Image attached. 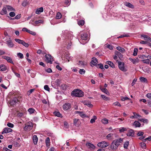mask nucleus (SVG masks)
<instances>
[{
    "label": "nucleus",
    "instance_id": "0eeeda50",
    "mask_svg": "<svg viewBox=\"0 0 151 151\" xmlns=\"http://www.w3.org/2000/svg\"><path fill=\"white\" fill-rule=\"evenodd\" d=\"M123 142V139L122 138H119L117 139L114 140L113 141V143H114L115 146H116L117 147L119 145L120 143H121Z\"/></svg>",
    "mask_w": 151,
    "mask_h": 151
},
{
    "label": "nucleus",
    "instance_id": "9d476101",
    "mask_svg": "<svg viewBox=\"0 0 151 151\" xmlns=\"http://www.w3.org/2000/svg\"><path fill=\"white\" fill-rule=\"evenodd\" d=\"M127 136L133 137L134 135V133L133 130L130 129L128 130L127 134Z\"/></svg>",
    "mask_w": 151,
    "mask_h": 151
},
{
    "label": "nucleus",
    "instance_id": "680f3d73",
    "mask_svg": "<svg viewBox=\"0 0 151 151\" xmlns=\"http://www.w3.org/2000/svg\"><path fill=\"white\" fill-rule=\"evenodd\" d=\"M129 99L127 97H124L123 96L121 97V100L122 101H124L126 100Z\"/></svg>",
    "mask_w": 151,
    "mask_h": 151
},
{
    "label": "nucleus",
    "instance_id": "37998d69",
    "mask_svg": "<svg viewBox=\"0 0 151 151\" xmlns=\"http://www.w3.org/2000/svg\"><path fill=\"white\" fill-rule=\"evenodd\" d=\"M15 40L19 44H22L23 40L19 39H15Z\"/></svg>",
    "mask_w": 151,
    "mask_h": 151
},
{
    "label": "nucleus",
    "instance_id": "603ef678",
    "mask_svg": "<svg viewBox=\"0 0 151 151\" xmlns=\"http://www.w3.org/2000/svg\"><path fill=\"white\" fill-rule=\"evenodd\" d=\"M78 112L79 113V115L82 117H86V115L84 114L83 112L78 111Z\"/></svg>",
    "mask_w": 151,
    "mask_h": 151
},
{
    "label": "nucleus",
    "instance_id": "4d7b16f0",
    "mask_svg": "<svg viewBox=\"0 0 151 151\" xmlns=\"http://www.w3.org/2000/svg\"><path fill=\"white\" fill-rule=\"evenodd\" d=\"M45 143L46 144L47 146L48 145H48H49V143H50V139L49 137H47L45 140Z\"/></svg>",
    "mask_w": 151,
    "mask_h": 151
},
{
    "label": "nucleus",
    "instance_id": "8fccbe9b",
    "mask_svg": "<svg viewBox=\"0 0 151 151\" xmlns=\"http://www.w3.org/2000/svg\"><path fill=\"white\" fill-rule=\"evenodd\" d=\"M113 135V134L112 133H110L109 134L106 136V138L108 139H111V138H110Z\"/></svg>",
    "mask_w": 151,
    "mask_h": 151
},
{
    "label": "nucleus",
    "instance_id": "864d4df0",
    "mask_svg": "<svg viewBox=\"0 0 151 151\" xmlns=\"http://www.w3.org/2000/svg\"><path fill=\"white\" fill-rule=\"evenodd\" d=\"M98 66L99 68L102 69L103 70H105L104 67V66L101 63L99 64H98Z\"/></svg>",
    "mask_w": 151,
    "mask_h": 151
},
{
    "label": "nucleus",
    "instance_id": "ddd939ff",
    "mask_svg": "<svg viewBox=\"0 0 151 151\" xmlns=\"http://www.w3.org/2000/svg\"><path fill=\"white\" fill-rule=\"evenodd\" d=\"M91 63L93 64V65H95L98 63V60L96 58L93 57L92 58V60Z\"/></svg>",
    "mask_w": 151,
    "mask_h": 151
},
{
    "label": "nucleus",
    "instance_id": "bb28decb",
    "mask_svg": "<svg viewBox=\"0 0 151 151\" xmlns=\"http://www.w3.org/2000/svg\"><path fill=\"white\" fill-rule=\"evenodd\" d=\"M139 79L140 81L144 83H147V79L145 78L141 77Z\"/></svg>",
    "mask_w": 151,
    "mask_h": 151
},
{
    "label": "nucleus",
    "instance_id": "e433bc0d",
    "mask_svg": "<svg viewBox=\"0 0 151 151\" xmlns=\"http://www.w3.org/2000/svg\"><path fill=\"white\" fill-rule=\"evenodd\" d=\"M108 120L104 118L102 120V123L104 124H106L108 123Z\"/></svg>",
    "mask_w": 151,
    "mask_h": 151
},
{
    "label": "nucleus",
    "instance_id": "f257e3e1",
    "mask_svg": "<svg viewBox=\"0 0 151 151\" xmlns=\"http://www.w3.org/2000/svg\"><path fill=\"white\" fill-rule=\"evenodd\" d=\"M71 95L77 97H82L84 95L83 92L80 90L75 89L71 92Z\"/></svg>",
    "mask_w": 151,
    "mask_h": 151
},
{
    "label": "nucleus",
    "instance_id": "5701e85b",
    "mask_svg": "<svg viewBox=\"0 0 151 151\" xmlns=\"http://www.w3.org/2000/svg\"><path fill=\"white\" fill-rule=\"evenodd\" d=\"M6 67L4 65H0V70L3 71L6 70Z\"/></svg>",
    "mask_w": 151,
    "mask_h": 151
},
{
    "label": "nucleus",
    "instance_id": "79ce46f5",
    "mask_svg": "<svg viewBox=\"0 0 151 151\" xmlns=\"http://www.w3.org/2000/svg\"><path fill=\"white\" fill-rule=\"evenodd\" d=\"M78 64L81 66H84L86 64V63L84 62L79 61Z\"/></svg>",
    "mask_w": 151,
    "mask_h": 151
},
{
    "label": "nucleus",
    "instance_id": "49530a36",
    "mask_svg": "<svg viewBox=\"0 0 151 151\" xmlns=\"http://www.w3.org/2000/svg\"><path fill=\"white\" fill-rule=\"evenodd\" d=\"M17 56L21 59H22L23 58V54L20 52H19L17 53Z\"/></svg>",
    "mask_w": 151,
    "mask_h": 151
},
{
    "label": "nucleus",
    "instance_id": "2f4dec72",
    "mask_svg": "<svg viewBox=\"0 0 151 151\" xmlns=\"http://www.w3.org/2000/svg\"><path fill=\"white\" fill-rule=\"evenodd\" d=\"M6 7L7 9L9 11H15L14 9L12 6L9 5H6Z\"/></svg>",
    "mask_w": 151,
    "mask_h": 151
},
{
    "label": "nucleus",
    "instance_id": "a19ab883",
    "mask_svg": "<svg viewBox=\"0 0 151 151\" xmlns=\"http://www.w3.org/2000/svg\"><path fill=\"white\" fill-rule=\"evenodd\" d=\"M127 130V129L124 128V127H122L119 129V131L120 133H122Z\"/></svg>",
    "mask_w": 151,
    "mask_h": 151
},
{
    "label": "nucleus",
    "instance_id": "7c9ffc66",
    "mask_svg": "<svg viewBox=\"0 0 151 151\" xmlns=\"http://www.w3.org/2000/svg\"><path fill=\"white\" fill-rule=\"evenodd\" d=\"M93 118L90 120V123L91 124L94 123L95 122V120L97 119V117L95 116H93Z\"/></svg>",
    "mask_w": 151,
    "mask_h": 151
},
{
    "label": "nucleus",
    "instance_id": "f8f14e48",
    "mask_svg": "<svg viewBox=\"0 0 151 151\" xmlns=\"http://www.w3.org/2000/svg\"><path fill=\"white\" fill-rule=\"evenodd\" d=\"M86 145L88 148L91 150L94 149L95 148V146L93 144L89 142L86 143Z\"/></svg>",
    "mask_w": 151,
    "mask_h": 151
},
{
    "label": "nucleus",
    "instance_id": "e2e57ef3",
    "mask_svg": "<svg viewBox=\"0 0 151 151\" xmlns=\"http://www.w3.org/2000/svg\"><path fill=\"white\" fill-rule=\"evenodd\" d=\"M144 134V132L141 131H139L137 133V135L138 136H143Z\"/></svg>",
    "mask_w": 151,
    "mask_h": 151
},
{
    "label": "nucleus",
    "instance_id": "de8ad7c7",
    "mask_svg": "<svg viewBox=\"0 0 151 151\" xmlns=\"http://www.w3.org/2000/svg\"><path fill=\"white\" fill-rule=\"evenodd\" d=\"M139 120L140 121L144 123H147L148 122V120L145 119H139Z\"/></svg>",
    "mask_w": 151,
    "mask_h": 151
},
{
    "label": "nucleus",
    "instance_id": "2eb2a0df",
    "mask_svg": "<svg viewBox=\"0 0 151 151\" xmlns=\"http://www.w3.org/2000/svg\"><path fill=\"white\" fill-rule=\"evenodd\" d=\"M53 114L55 116H57L59 117L60 118H62L63 117L62 114L58 111H55L53 112Z\"/></svg>",
    "mask_w": 151,
    "mask_h": 151
},
{
    "label": "nucleus",
    "instance_id": "338daca9",
    "mask_svg": "<svg viewBox=\"0 0 151 151\" xmlns=\"http://www.w3.org/2000/svg\"><path fill=\"white\" fill-rule=\"evenodd\" d=\"M44 88L45 90L47 91H50V88L47 85H45L44 86Z\"/></svg>",
    "mask_w": 151,
    "mask_h": 151
},
{
    "label": "nucleus",
    "instance_id": "1a4fd4ad",
    "mask_svg": "<svg viewBox=\"0 0 151 151\" xmlns=\"http://www.w3.org/2000/svg\"><path fill=\"white\" fill-rule=\"evenodd\" d=\"M141 36L142 37H143L144 38V40L147 42H151V38L147 35H141Z\"/></svg>",
    "mask_w": 151,
    "mask_h": 151
},
{
    "label": "nucleus",
    "instance_id": "423d86ee",
    "mask_svg": "<svg viewBox=\"0 0 151 151\" xmlns=\"http://www.w3.org/2000/svg\"><path fill=\"white\" fill-rule=\"evenodd\" d=\"M118 63V67L119 69L122 71H126V70H125V67L124 66V63L123 62H122L121 61H119Z\"/></svg>",
    "mask_w": 151,
    "mask_h": 151
},
{
    "label": "nucleus",
    "instance_id": "4468645a",
    "mask_svg": "<svg viewBox=\"0 0 151 151\" xmlns=\"http://www.w3.org/2000/svg\"><path fill=\"white\" fill-rule=\"evenodd\" d=\"M63 108L65 110L69 109L71 108L70 104L69 103H65L63 105Z\"/></svg>",
    "mask_w": 151,
    "mask_h": 151
},
{
    "label": "nucleus",
    "instance_id": "6e6552de",
    "mask_svg": "<svg viewBox=\"0 0 151 151\" xmlns=\"http://www.w3.org/2000/svg\"><path fill=\"white\" fill-rule=\"evenodd\" d=\"M2 57L3 58L6 60L8 63H9L14 65L12 59L10 57L6 56H2Z\"/></svg>",
    "mask_w": 151,
    "mask_h": 151
},
{
    "label": "nucleus",
    "instance_id": "052dcab7",
    "mask_svg": "<svg viewBox=\"0 0 151 151\" xmlns=\"http://www.w3.org/2000/svg\"><path fill=\"white\" fill-rule=\"evenodd\" d=\"M25 47H28L29 46V44L28 43H26L24 41H23L22 44Z\"/></svg>",
    "mask_w": 151,
    "mask_h": 151
},
{
    "label": "nucleus",
    "instance_id": "7ed1b4c3",
    "mask_svg": "<svg viewBox=\"0 0 151 151\" xmlns=\"http://www.w3.org/2000/svg\"><path fill=\"white\" fill-rule=\"evenodd\" d=\"M109 145V143L108 142L105 141H102L98 143L97 144V146L100 148L106 147Z\"/></svg>",
    "mask_w": 151,
    "mask_h": 151
},
{
    "label": "nucleus",
    "instance_id": "39448f33",
    "mask_svg": "<svg viewBox=\"0 0 151 151\" xmlns=\"http://www.w3.org/2000/svg\"><path fill=\"white\" fill-rule=\"evenodd\" d=\"M45 61L47 63L51 64L52 63L53 59L52 57L49 54H46L45 55Z\"/></svg>",
    "mask_w": 151,
    "mask_h": 151
},
{
    "label": "nucleus",
    "instance_id": "dca6fc26",
    "mask_svg": "<svg viewBox=\"0 0 151 151\" xmlns=\"http://www.w3.org/2000/svg\"><path fill=\"white\" fill-rule=\"evenodd\" d=\"M43 11V8L42 7H41L37 9L35 13L36 14H39Z\"/></svg>",
    "mask_w": 151,
    "mask_h": 151
},
{
    "label": "nucleus",
    "instance_id": "9b49d317",
    "mask_svg": "<svg viewBox=\"0 0 151 151\" xmlns=\"http://www.w3.org/2000/svg\"><path fill=\"white\" fill-rule=\"evenodd\" d=\"M12 131V129L8 127H6L4 128L3 131L2 132V134L4 133H7L10 132H11Z\"/></svg>",
    "mask_w": 151,
    "mask_h": 151
},
{
    "label": "nucleus",
    "instance_id": "09e8293b",
    "mask_svg": "<svg viewBox=\"0 0 151 151\" xmlns=\"http://www.w3.org/2000/svg\"><path fill=\"white\" fill-rule=\"evenodd\" d=\"M138 49L137 48H135L134 50V52L133 55L134 56H136L137 55Z\"/></svg>",
    "mask_w": 151,
    "mask_h": 151
},
{
    "label": "nucleus",
    "instance_id": "0e129e2a",
    "mask_svg": "<svg viewBox=\"0 0 151 151\" xmlns=\"http://www.w3.org/2000/svg\"><path fill=\"white\" fill-rule=\"evenodd\" d=\"M146 96L151 100V93H148L146 95Z\"/></svg>",
    "mask_w": 151,
    "mask_h": 151
},
{
    "label": "nucleus",
    "instance_id": "473e14b6",
    "mask_svg": "<svg viewBox=\"0 0 151 151\" xmlns=\"http://www.w3.org/2000/svg\"><path fill=\"white\" fill-rule=\"evenodd\" d=\"M116 49L119 51L121 52H123L125 51V50L124 48L120 47H116Z\"/></svg>",
    "mask_w": 151,
    "mask_h": 151
},
{
    "label": "nucleus",
    "instance_id": "4c0bfd02",
    "mask_svg": "<svg viewBox=\"0 0 151 151\" xmlns=\"http://www.w3.org/2000/svg\"><path fill=\"white\" fill-rule=\"evenodd\" d=\"M101 96L103 99L106 101H107L109 100V98L106 96L104 95H101Z\"/></svg>",
    "mask_w": 151,
    "mask_h": 151
},
{
    "label": "nucleus",
    "instance_id": "c756f323",
    "mask_svg": "<svg viewBox=\"0 0 151 151\" xmlns=\"http://www.w3.org/2000/svg\"><path fill=\"white\" fill-rule=\"evenodd\" d=\"M85 22L83 20H79L78 21V24L79 26H83L84 25Z\"/></svg>",
    "mask_w": 151,
    "mask_h": 151
},
{
    "label": "nucleus",
    "instance_id": "72a5a7b5",
    "mask_svg": "<svg viewBox=\"0 0 151 151\" xmlns=\"http://www.w3.org/2000/svg\"><path fill=\"white\" fill-rule=\"evenodd\" d=\"M129 144V141H127L124 142V148L127 149Z\"/></svg>",
    "mask_w": 151,
    "mask_h": 151
},
{
    "label": "nucleus",
    "instance_id": "20e7f679",
    "mask_svg": "<svg viewBox=\"0 0 151 151\" xmlns=\"http://www.w3.org/2000/svg\"><path fill=\"white\" fill-rule=\"evenodd\" d=\"M25 126L24 128V129L25 131H30L33 127V124L31 122H29L26 123Z\"/></svg>",
    "mask_w": 151,
    "mask_h": 151
},
{
    "label": "nucleus",
    "instance_id": "a211bd4d",
    "mask_svg": "<svg viewBox=\"0 0 151 151\" xmlns=\"http://www.w3.org/2000/svg\"><path fill=\"white\" fill-rule=\"evenodd\" d=\"M33 140L34 145H37L38 142V138L36 135H34L33 136Z\"/></svg>",
    "mask_w": 151,
    "mask_h": 151
},
{
    "label": "nucleus",
    "instance_id": "b1692460",
    "mask_svg": "<svg viewBox=\"0 0 151 151\" xmlns=\"http://www.w3.org/2000/svg\"><path fill=\"white\" fill-rule=\"evenodd\" d=\"M138 57L139 58L144 59L146 58H151V56L148 55L147 56H146L144 55H139Z\"/></svg>",
    "mask_w": 151,
    "mask_h": 151
},
{
    "label": "nucleus",
    "instance_id": "393cba45",
    "mask_svg": "<svg viewBox=\"0 0 151 151\" xmlns=\"http://www.w3.org/2000/svg\"><path fill=\"white\" fill-rule=\"evenodd\" d=\"M83 104L90 107H91L93 106V105L91 104V103L88 101H84L83 102Z\"/></svg>",
    "mask_w": 151,
    "mask_h": 151
},
{
    "label": "nucleus",
    "instance_id": "4be33fe9",
    "mask_svg": "<svg viewBox=\"0 0 151 151\" xmlns=\"http://www.w3.org/2000/svg\"><path fill=\"white\" fill-rule=\"evenodd\" d=\"M124 5L126 6L131 8H134V6L132 4L128 2H125L124 3Z\"/></svg>",
    "mask_w": 151,
    "mask_h": 151
},
{
    "label": "nucleus",
    "instance_id": "5fc2aeb1",
    "mask_svg": "<svg viewBox=\"0 0 151 151\" xmlns=\"http://www.w3.org/2000/svg\"><path fill=\"white\" fill-rule=\"evenodd\" d=\"M106 47L107 48H109L111 50H112L113 49V46L111 45H106Z\"/></svg>",
    "mask_w": 151,
    "mask_h": 151
},
{
    "label": "nucleus",
    "instance_id": "58836bf2",
    "mask_svg": "<svg viewBox=\"0 0 151 151\" xmlns=\"http://www.w3.org/2000/svg\"><path fill=\"white\" fill-rule=\"evenodd\" d=\"M28 111L30 114H32L34 113L35 110L34 109L30 108L28 109Z\"/></svg>",
    "mask_w": 151,
    "mask_h": 151
},
{
    "label": "nucleus",
    "instance_id": "774afa93",
    "mask_svg": "<svg viewBox=\"0 0 151 151\" xmlns=\"http://www.w3.org/2000/svg\"><path fill=\"white\" fill-rule=\"evenodd\" d=\"M27 4V1H24L23 2L22 4V5L23 6H26V5Z\"/></svg>",
    "mask_w": 151,
    "mask_h": 151
},
{
    "label": "nucleus",
    "instance_id": "cd10ccee",
    "mask_svg": "<svg viewBox=\"0 0 151 151\" xmlns=\"http://www.w3.org/2000/svg\"><path fill=\"white\" fill-rule=\"evenodd\" d=\"M134 125L136 127H139L140 126L141 124L138 121H135L134 123Z\"/></svg>",
    "mask_w": 151,
    "mask_h": 151
},
{
    "label": "nucleus",
    "instance_id": "a878e982",
    "mask_svg": "<svg viewBox=\"0 0 151 151\" xmlns=\"http://www.w3.org/2000/svg\"><path fill=\"white\" fill-rule=\"evenodd\" d=\"M43 20L41 19V20H37L35 22V25L32 24L33 25L35 26H36L37 24H38L40 23H43Z\"/></svg>",
    "mask_w": 151,
    "mask_h": 151
},
{
    "label": "nucleus",
    "instance_id": "69168bd1",
    "mask_svg": "<svg viewBox=\"0 0 151 151\" xmlns=\"http://www.w3.org/2000/svg\"><path fill=\"white\" fill-rule=\"evenodd\" d=\"M28 32L33 35H36V33L35 32L32 31H31L30 30H29V31H28Z\"/></svg>",
    "mask_w": 151,
    "mask_h": 151
},
{
    "label": "nucleus",
    "instance_id": "f3484780",
    "mask_svg": "<svg viewBox=\"0 0 151 151\" xmlns=\"http://www.w3.org/2000/svg\"><path fill=\"white\" fill-rule=\"evenodd\" d=\"M7 13L6 9V7H4L1 11L0 12V14L1 15L6 14Z\"/></svg>",
    "mask_w": 151,
    "mask_h": 151
},
{
    "label": "nucleus",
    "instance_id": "f704fd0d",
    "mask_svg": "<svg viewBox=\"0 0 151 151\" xmlns=\"http://www.w3.org/2000/svg\"><path fill=\"white\" fill-rule=\"evenodd\" d=\"M141 61L143 62L144 63L148 64L150 63V60L149 59L142 60Z\"/></svg>",
    "mask_w": 151,
    "mask_h": 151
},
{
    "label": "nucleus",
    "instance_id": "6e6d98bb",
    "mask_svg": "<svg viewBox=\"0 0 151 151\" xmlns=\"http://www.w3.org/2000/svg\"><path fill=\"white\" fill-rule=\"evenodd\" d=\"M129 60L133 64L136 63L135 59H133L131 58H129Z\"/></svg>",
    "mask_w": 151,
    "mask_h": 151
},
{
    "label": "nucleus",
    "instance_id": "aec40b11",
    "mask_svg": "<svg viewBox=\"0 0 151 151\" xmlns=\"http://www.w3.org/2000/svg\"><path fill=\"white\" fill-rule=\"evenodd\" d=\"M106 63L108 64L110 67L113 68H115L114 64L111 61H107L106 62Z\"/></svg>",
    "mask_w": 151,
    "mask_h": 151
},
{
    "label": "nucleus",
    "instance_id": "3c124183",
    "mask_svg": "<svg viewBox=\"0 0 151 151\" xmlns=\"http://www.w3.org/2000/svg\"><path fill=\"white\" fill-rule=\"evenodd\" d=\"M65 4L68 5L69 6L71 3V0H65Z\"/></svg>",
    "mask_w": 151,
    "mask_h": 151
},
{
    "label": "nucleus",
    "instance_id": "bf43d9fd",
    "mask_svg": "<svg viewBox=\"0 0 151 151\" xmlns=\"http://www.w3.org/2000/svg\"><path fill=\"white\" fill-rule=\"evenodd\" d=\"M9 15L10 17H13L15 16V14L14 12H11L9 13Z\"/></svg>",
    "mask_w": 151,
    "mask_h": 151
},
{
    "label": "nucleus",
    "instance_id": "6ab92c4d",
    "mask_svg": "<svg viewBox=\"0 0 151 151\" xmlns=\"http://www.w3.org/2000/svg\"><path fill=\"white\" fill-rule=\"evenodd\" d=\"M81 39L83 40H86L88 39V35L86 33H83L81 35Z\"/></svg>",
    "mask_w": 151,
    "mask_h": 151
},
{
    "label": "nucleus",
    "instance_id": "a18cd8bd",
    "mask_svg": "<svg viewBox=\"0 0 151 151\" xmlns=\"http://www.w3.org/2000/svg\"><path fill=\"white\" fill-rule=\"evenodd\" d=\"M85 72V70L83 69H80L79 71V73L81 75L84 74Z\"/></svg>",
    "mask_w": 151,
    "mask_h": 151
},
{
    "label": "nucleus",
    "instance_id": "13d9d810",
    "mask_svg": "<svg viewBox=\"0 0 151 151\" xmlns=\"http://www.w3.org/2000/svg\"><path fill=\"white\" fill-rule=\"evenodd\" d=\"M7 126L10 128H13L14 126V124L10 123H8L7 124Z\"/></svg>",
    "mask_w": 151,
    "mask_h": 151
},
{
    "label": "nucleus",
    "instance_id": "c03bdc74",
    "mask_svg": "<svg viewBox=\"0 0 151 151\" xmlns=\"http://www.w3.org/2000/svg\"><path fill=\"white\" fill-rule=\"evenodd\" d=\"M114 144L113 142L111 143V147L112 149L113 150H114L116 149L117 147V146H114Z\"/></svg>",
    "mask_w": 151,
    "mask_h": 151
},
{
    "label": "nucleus",
    "instance_id": "412c9836",
    "mask_svg": "<svg viewBox=\"0 0 151 151\" xmlns=\"http://www.w3.org/2000/svg\"><path fill=\"white\" fill-rule=\"evenodd\" d=\"M7 43L8 46L10 47H12L14 46V44H13L12 41L10 40H7Z\"/></svg>",
    "mask_w": 151,
    "mask_h": 151
},
{
    "label": "nucleus",
    "instance_id": "ea45409f",
    "mask_svg": "<svg viewBox=\"0 0 151 151\" xmlns=\"http://www.w3.org/2000/svg\"><path fill=\"white\" fill-rule=\"evenodd\" d=\"M141 147L144 149H145L146 147V145L145 143L143 142H141L140 143Z\"/></svg>",
    "mask_w": 151,
    "mask_h": 151
},
{
    "label": "nucleus",
    "instance_id": "c85d7f7f",
    "mask_svg": "<svg viewBox=\"0 0 151 151\" xmlns=\"http://www.w3.org/2000/svg\"><path fill=\"white\" fill-rule=\"evenodd\" d=\"M62 17V15L61 14L60 12H58L57 14L56 18V19H60Z\"/></svg>",
    "mask_w": 151,
    "mask_h": 151
},
{
    "label": "nucleus",
    "instance_id": "f03ea898",
    "mask_svg": "<svg viewBox=\"0 0 151 151\" xmlns=\"http://www.w3.org/2000/svg\"><path fill=\"white\" fill-rule=\"evenodd\" d=\"M21 98V97L17 95H15L13 99L10 101V104L11 105H15L17 103L18 104L20 102L19 100Z\"/></svg>",
    "mask_w": 151,
    "mask_h": 151
},
{
    "label": "nucleus",
    "instance_id": "c9c22d12",
    "mask_svg": "<svg viewBox=\"0 0 151 151\" xmlns=\"http://www.w3.org/2000/svg\"><path fill=\"white\" fill-rule=\"evenodd\" d=\"M102 91L104 92L106 94H107L109 95V93L108 92V91L107 89L106 88H103L101 89Z\"/></svg>",
    "mask_w": 151,
    "mask_h": 151
}]
</instances>
